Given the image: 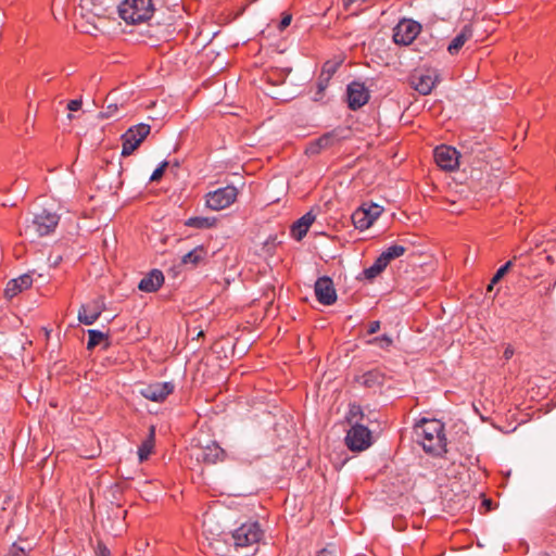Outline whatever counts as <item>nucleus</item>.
Returning <instances> with one entry per match:
<instances>
[{"mask_svg":"<svg viewBox=\"0 0 556 556\" xmlns=\"http://www.w3.org/2000/svg\"><path fill=\"white\" fill-rule=\"evenodd\" d=\"M414 433L426 453L442 456L446 452L444 425L440 420L422 418L415 425Z\"/></svg>","mask_w":556,"mask_h":556,"instance_id":"nucleus-1","label":"nucleus"},{"mask_svg":"<svg viewBox=\"0 0 556 556\" xmlns=\"http://www.w3.org/2000/svg\"><path fill=\"white\" fill-rule=\"evenodd\" d=\"M263 536V531L257 522L241 525L227 534L225 542L229 545L228 556H251Z\"/></svg>","mask_w":556,"mask_h":556,"instance_id":"nucleus-2","label":"nucleus"},{"mask_svg":"<svg viewBox=\"0 0 556 556\" xmlns=\"http://www.w3.org/2000/svg\"><path fill=\"white\" fill-rule=\"evenodd\" d=\"M117 12L127 24H141L152 17L154 5L152 0H124Z\"/></svg>","mask_w":556,"mask_h":556,"instance_id":"nucleus-3","label":"nucleus"},{"mask_svg":"<svg viewBox=\"0 0 556 556\" xmlns=\"http://www.w3.org/2000/svg\"><path fill=\"white\" fill-rule=\"evenodd\" d=\"M150 131L151 126L144 123H140L128 128L127 131L121 138L122 155H131L134 151L137 150L139 146L143 142V140L148 137Z\"/></svg>","mask_w":556,"mask_h":556,"instance_id":"nucleus-4","label":"nucleus"},{"mask_svg":"<svg viewBox=\"0 0 556 556\" xmlns=\"http://www.w3.org/2000/svg\"><path fill=\"white\" fill-rule=\"evenodd\" d=\"M238 197V189L235 186H226L208 192L205 195L206 206L213 211H220L229 207Z\"/></svg>","mask_w":556,"mask_h":556,"instance_id":"nucleus-5","label":"nucleus"},{"mask_svg":"<svg viewBox=\"0 0 556 556\" xmlns=\"http://www.w3.org/2000/svg\"><path fill=\"white\" fill-rule=\"evenodd\" d=\"M345 444L353 452H362L372 444L371 431L361 424H354L346 432Z\"/></svg>","mask_w":556,"mask_h":556,"instance_id":"nucleus-6","label":"nucleus"},{"mask_svg":"<svg viewBox=\"0 0 556 556\" xmlns=\"http://www.w3.org/2000/svg\"><path fill=\"white\" fill-rule=\"evenodd\" d=\"M439 81L440 76L433 68L415 71L409 78L410 87L422 96L430 94Z\"/></svg>","mask_w":556,"mask_h":556,"instance_id":"nucleus-7","label":"nucleus"},{"mask_svg":"<svg viewBox=\"0 0 556 556\" xmlns=\"http://www.w3.org/2000/svg\"><path fill=\"white\" fill-rule=\"evenodd\" d=\"M370 94L364 83L352 81L346 88V102L349 109L356 111L369 101Z\"/></svg>","mask_w":556,"mask_h":556,"instance_id":"nucleus-8","label":"nucleus"},{"mask_svg":"<svg viewBox=\"0 0 556 556\" xmlns=\"http://www.w3.org/2000/svg\"><path fill=\"white\" fill-rule=\"evenodd\" d=\"M60 217L55 213L42 211L36 214L31 225L28 227L33 229L38 236H48L54 231L59 224Z\"/></svg>","mask_w":556,"mask_h":556,"instance_id":"nucleus-9","label":"nucleus"},{"mask_svg":"<svg viewBox=\"0 0 556 556\" xmlns=\"http://www.w3.org/2000/svg\"><path fill=\"white\" fill-rule=\"evenodd\" d=\"M420 30V25L413 21L404 20L393 29V41L397 45L407 46L413 42Z\"/></svg>","mask_w":556,"mask_h":556,"instance_id":"nucleus-10","label":"nucleus"},{"mask_svg":"<svg viewBox=\"0 0 556 556\" xmlns=\"http://www.w3.org/2000/svg\"><path fill=\"white\" fill-rule=\"evenodd\" d=\"M317 301L324 305H332L337 301V291L333 281L328 276L319 277L314 286Z\"/></svg>","mask_w":556,"mask_h":556,"instance_id":"nucleus-11","label":"nucleus"},{"mask_svg":"<svg viewBox=\"0 0 556 556\" xmlns=\"http://www.w3.org/2000/svg\"><path fill=\"white\" fill-rule=\"evenodd\" d=\"M435 163L444 170L452 172L458 166V152L448 146L437 147L433 151Z\"/></svg>","mask_w":556,"mask_h":556,"instance_id":"nucleus-12","label":"nucleus"},{"mask_svg":"<svg viewBox=\"0 0 556 556\" xmlns=\"http://www.w3.org/2000/svg\"><path fill=\"white\" fill-rule=\"evenodd\" d=\"M175 386L172 382H153L140 390V394L152 402H163L174 392Z\"/></svg>","mask_w":556,"mask_h":556,"instance_id":"nucleus-13","label":"nucleus"},{"mask_svg":"<svg viewBox=\"0 0 556 556\" xmlns=\"http://www.w3.org/2000/svg\"><path fill=\"white\" fill-rule=\"evenodd\" d=\"M103 301L96 299L87 304H83L78 311V320L84 325H92L103 312Z\"/></svg>","mask_w":556,"mask_h":556,"instance_id":"nucleus-14","label":"nucleus"},{"mask_svg":"<svg viewBox=\"0 0 556 556\" xmlns=\"http://www.w3.org/2000/svg\"><path fill=\"white\" fill-rule=\"evenodd\" d=\"M33 285V278L28 274H24L15 279H11L4 289V295L7 299H13L18 293L27 290Z\"/></svg>","mask_w":556,"mask_h":556,"instance_id":"nucleus-15","label":"nucleus"},{"mask_svg":"<svg viewBox=\"0 0 556 556\" xmlns=\"http://www.w3.org/2000/svg\"><path fill=\"white\" fill-rule=\"evenodd\" d=\"M164 275L160 269H153L139 282V290L143 292H155L164 283Z\"/></svg>","mask_w":556,"mask_h":556,"instance_id":"nucleus-16","label":"nucleus"},{"mask_svg":"<svg viewBox=\"0 0 556 556\" xmlns=\"http://www.w3.org/2000/svg\"><path fill=\"white\" fill-rule=\"evenodd\" d=\"M314 222L315 215L312 212H307L292 224L290 229L291 237L296 241L302 240Z\"/></svg>","mask_w":556,"mask_h":556,"instance_id":"nucleus-17","label":"nucleus"},{"mask_svg":"<svg viewBox=\"0 0 556 556\" xmlns=\"http://www.w3.org/2000/svg\"><path fill=\"white\" fill-rule=\"evenodd\" d=\"M334 142V135L333 132H326L321 135L316 140H313L307 143L305 148V154L306 155H317L323 150L330 148Z\"/></svg>","mask_w":556,"mask_h":556,"instance_id":"nucleus-18","label":"nucleus"},{"mask_svg":"<svg viewBox=\"0 0 556 556\" xmlns=\"http://www.w3.org/2000/svg\"><path fill=\"white\" fill-rule=\"evenodd\" d=\"M472 26L470 24L465 25L447 46L450 54H457L464 45L472 37Z\"/></svg>","mask_w":556,"mask_h":556,"instance_id":"nucleus-19","label":"nucleus"},{"mask_svg":"<svg viewBox=\"0 0 556 556\" xmlns=\"http://www.w3.org/2000/svg\"><path fill=\"white\" fill-rule=\"evenodd\" d=\"M357 381L366 388L380 387L384 382V374L379 369H371L358 377Z\"/></svg>","mask_w":556,"mask_h":556,"instance_id":"nucleus-20","label":"nucleus"},{"mask_svg":"<svg viewBox=\"0 0 556 556\" xmlns=\"http://www.w3.org/2000/svg\"><path fill=\"white\" fill-rule=\"evenodd\" d=\"M79 7L84 15L90 14L101 17L106 12L103 0H79Z\"/></svg>","mask_w":556,"mask_h":556,"instance_id":"nucleus-21","label":"nucleus"},{"mask_svg":"<svg viewBox=\"0 0 556 556\" xmlns=\"http://www.w3.org/2000/svg\"><path fill=\"white\" fill-rule=\"evenodd\" d=\"M206 254V249L203 245H198L181 257V264H190L191 266L195 267L200 262H202L205 258Z\"/></svg>","mask_w":556,"mask_h":556,"instance_id":"nucleus-22","label":"nucleus"},{"mask_svg":"<svg viewBox=\"0 0 556 556\" xmlns=\"http://www.w3.org/2000/svg\"><path fill=\"white\" fill-rule=\"evenodd\" d=\"M202 458L205 463L215 464L219 460H224L225 451L217 444L207 445L203 450Z\"/></svg>","mask_w":556,"mask_h":556,"instance_id":"nucleus-23","label":"nucleus"},{"mask_svg":"<svg viewBox=\"0 0 556 556\" xmlns=\"http://www.w3.org/2000/svg\"><path fill=\"white\" fill-rule=\"evenodd\" d=\"M351 218L355 228L359 230L368 229L372 225L366 215L365 204L355 210Z\"/></svg>","mask_w":556,"mask_h":556,"instance_id":"nucleus-24","label":"nucleus"},{"mask_svg":"<svg viewBox=\"0 0 556 556\" xmlns=\"http://www.w3.org/2000/svg\"><path fill=\"white\" fill-rule=\"evenodd\" d=\"M387 266L388 264L383 262L382 257L379 255L371 266L364 269L363 275L366 279L372 280L378 277Z\"/></svg>","mask_w":556,"mask_h":556,"instance_id":"nucleus-25","label":"nucleus"},{"mask_svg":"<svg viewBox=\"0 0 556 556\" xmlns=\"http://www.w3.org/2000/svg\"><path fill=\"white\" fill-rule=\"evenodd\" d=\"M154 447V428L150 429V435L144 440L138 448V457L140 462L147 460Z\"/></svg>","mask_w":556,"mask_h":556,"instance_id":"nucleus-26","label":"nucleus"},{"mask_svg":"<svg viewBox=\"0 0 556 556\" xmlns=\"http://www.w3.org/2000/svg\"><path fill=\"white\" fill-rule=\"evenodd\" d=\"M217 219L215 217H190L186 222V226L198 228V229H208L216 225Z\"/></svg>","mask_w":556,"mask_h":556,"instance_id":"nucleus-27","label":"nucleus"},{"mask_svg":"<svg viewBox=\"0 0 556 556\" xmlns=\"http://www.w3.org/2000/svg\"><path fill=\"white\" fill-rule=\"evenodd\" d=\"M406 252V248L404 245L400 244H392L388 249H386L380 256L382 257L383 262H386L388 265L395 258L401 257Z\"/></svg>","mask_w":556,"mask_h":556,"instance_id":"nucleus-28","label":"nucleus"},{"mask_svg":"<svg viewBox=\"0 0 556 556\" xmlns=\"http://www.w3.org/2000/svg\"><path fill=\"white\" fill-rule=\"evenodd\" d=\"M341 64H342V60L341 59L328 60V61H326L324 63V65L321 67V71H320V74H323L324 76H326V77L331 79L332 76L339 70V67L341 66Z\"/></svg>","mask_w":556,"mask_h":556,"instance_id":"nucleus-29","label":"nucleus"},{"mask_svg":"<svg viewBox=\"0 0 556 556\" xmlns=\"http://www.w3.org/2000/svg\"><path fill=\"white\" fill-rule=\"evenodd\" d=\"M106 339V336L96 329L88 330V342H87V349L93 350L97 345H99L103 340Z\"/></svg>","mask_w":556,"mask_h":556,"instance_id":"nucleus-30","label":"nucleus"},{"mask_svg":"<svg viewBox=\"0 0 556 556\" xmlns=\"http://www.w3.org/2000/svg\"><path fill=\"white\" fill-rule=\"evenodd\" d=\"M330 78L324 76L323 74H319L317 78V90L314 94V101H320L324 98V92L327 89L329 85Z\"/></svg>","mask_w":556,"mask_h":556,"instance_id":"nucleus-31","label":"nucleus"},{"mask_svg":"<svg viewBox=\"0 0 556 556\" xmlns=\"http://www.w3.org/2000/svg\"><path fill=\"white\" fill-rule=\"evenodd\" d=\"M363 410L362 407L357 404L350 405V409L346 416V419L350 424H358L359 420L363 419Z\"/></svg>","mask_w":556,"mask_h":556,"instance_id":"nucleus-32","label":"nucleus"},{"mask_svg":"<svg viewBox=\"0 0 556 556\" xmlns=\"http://www.w3.org/2000/svg\"><path fill=\"white\" fill-rule=\"evenodd\" d=\"M365 211L368 219H370V223L374 224V222L381 215L383 212L382 206L371 203L369 205L365 204Z\"/></svg>","mask_w":556,"mask_h":556,"instance_id":"nucleus-33","label":"nucleus"},{"mask_svg":"<svg viewBox=\"0 0 556 556\" xmlns=\"http://www.w3.org/2000/svg\"><path fill=\"white\" fill-rule=\"evenodd\" d=\"M367 343L377 345L383 350H388L392 345L393 340L388 334H382L380 337H376V338L369 340Z\"/></svg>","mask_w":556,"mask_h":556,"instance_id":"nucleus-34","label":"nucleus"},{"mask_svg":"<svg viewBox=\"0 0 556 556\" xmlns=\"http://www.w3.org/2000/svg\"><path fill=\"white\" fill-rule=\"evenodd\" d=\"M168 166V162L167 161H163L155 169L154 172L152 173V175L150 176V181L151 182H156V181H160L166 170Z\"/></svg>","mask_w":556,"mask_h":556,"instance_id":"nucleus-35","label":"nucleus"},{"mask_svg":"<svg viewBox=\"0 0 556 556\" xmlns=\"http://www.w3.org/2000/svg\"><path fill=\"white\" fill-rule=\"evenodd\" d=\"M8 556H29V555L24 547L20 546L17 543H13L10 546Z\"/></svg>","mask_w":556,"mask_h":556,"instance_id":"nucleus-36","label":"nucleus"},{"mask_svg":"<svg viewBox=\"0 0 556 556\" xmlns=\"http://www.w3.org/2000/svg\"><path fill=\"white\" fill-rule=\"evenodd\" d=\"M110 549L102 543L99 542L96 548L97 556H110Z\"/></svg>","mask_w":556,"mask_h":556,"instance_id":"nucleus-37","label":"nucleus"},{"mask_svg":"<svg viewBox=\"0 0 556 556\" xmlns=\"http://www.w3.org/2000/svg\"><path fill=\"white\" fill-rule=\"evenodd\" d=\"M81 100H71L68 103H67V110L72 111V112H75V111H78L80 108H81Z\"/></svg>","mask_w":556,"mask_h":556,"instance_id":"nucleus-38","label":"nucleus"},{"mask_svg":"<svg viewBox=\"0 0 556 556\" xmlns=\"http://www.w3.org/2000/svg\"><path fill=\"white\" fill-rule=\"evenodd\" d=\"M379 330H380V321L379 320H374V321L369 323L368 330H367V332L369 334H374V333L378 332Z\"/></svg>","mask_w":556,"mask_h":556,"instance_id":"nucleus-39","label":"nucleus"},{"mask_svg":"<svg viewBox=\"0 0 556 556\" xmlns=\"http://www.w3.org/2000/svg\"><path fill=\"white\" fill-rule=\"evenodd\" d=\"M366 1L367 0H343L342 3H343V8L345 10H349L353 4L361 5Z\"/></svg>","mask_w":556,"mask_h":556,"instance_id":"nucleus-40","label":"nucleus"},{"mask_svg":"<svg viewBox=\"0 0 556 556\" xmlns=\"http://www.w3.org/2000/svg\"><path fill=\"white\" fill-rule=\"evenodd\" d=\"M291 20H292L291 15H285V16L281 18V21H280V23H279L278 28H279L280 30H283L285 28H287V27L290 25Z\"/></svg>","mask_w":556,"mask_h":556,"instance_id":"nucleus-41","label":"nucleus"},{"mask_svg":"<svg viewBox=\"0 0 556 556\" xmlns=\"http://www.w3.org/2000/svg\"><path fill=\"white\" fill-rule=\"evenodd\" d=\"M506 271L502 267H500L492 278V283H497L504 277Z\"/></svg>","mask_w":556,"mask_h":556,"instance_id":"nucleus-42","label":"nucleus"},{"mask_svg":"<svg viewBox=\"0 0 556 556\" xmlns=\"http://www.w3.org/2000/svg\"><path fill=\"white\" fill-rule=\"evenodd\" d=\"M513 354H514V351H513V349H511V348H509V346H508V348H506V350L504 351V357H505L506 359L510 358V357L513 356Z\"/></svg>","mask_w":556,"mask_h":556,"instance_id":"nucleus-43","label":"nucleus"},{"mask_svg":"<svg viewBox=\"0 0 556 556\" xmlns=\"http://www.w3.org/2000/svg\"><path fill=\"white\" fill-rule=\"evenodd\" d=\"M513 266V260L506 262L502 268L507 273L509 270V268Z\"/></svg>","mask_w":556,"mask_h":556,"instance_id":"nucleus-44","label":"nucleus"},{"mask_svg":"<svg viewBox=\"0 0 556 556\" xmlns=\"http://www.w3.org/2000/svg\"><path fill=\"white\" fill-rule=\"evenodd\" d=\"M494 285H495V283H492V281H491V282H490V285L488 286V291H491V290L493 289V286H494Z\"/></svg>","mask_w":556,"mask_h":556,"instance_id":"nucleus-45","label":"nucleus"},{"mask_svg":"<svg viewBox=\"0 0 556 556\" xmlns=\"http://www.w3.org/2000/svg\"><path fill=\"white\" fill-rule=\"evenodd\" d=\"M484 503H485V506L491 505V501H484Z\"/></svg>","mask_w":556,"mask_h":556,"instance_id":"nucleus-46","label":"nucleus"},{"mask_svg":"<svg viewBox=\"0 0 556 556\" xmlns=\"http://www.w3.org/2000/svg\"><path fill=\"white\" fill-rule=\"evenodd\" d=\"M484 503H485V506L491 505V501H484Z\"/></svg>","mask_w":556,"mask_h":556,"instance_id":"nucleus-47","label":"nucleus"}]
</instances>
